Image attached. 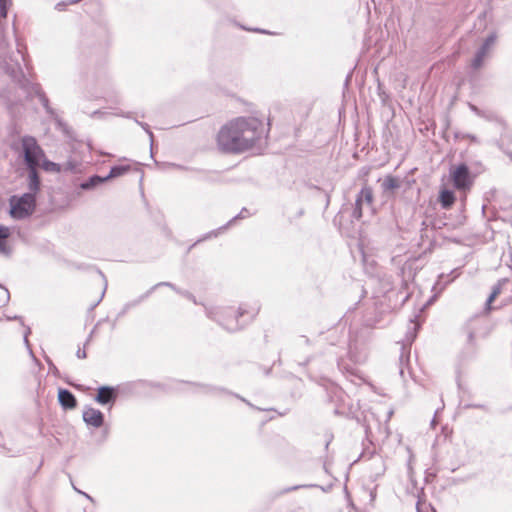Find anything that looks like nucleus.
I'll list each match as a JSON object with an SVG mask.
<instances>
[{"mask_svg":"<svg viewBox=\"0 0 512 512\" xmlns=\"http://www.w3.org/2000/svg\"><path fill=\"white\" fill-rule=\"evenodd\" d=\"M116 392L113 387L110 386H102L98 388V393L95 397V401L105 405L108 403H112L116 399Z\"/></svg>","mask_w":512,"mask_h":512,"instance_id":"obj_11","label":"nucleus"},{"mask_svg":"<svg viewBox=\"0 0 512 512\" xmlns=\"http://www.w3.org/2000/svg\"><path fill=\"white\" fill-rule=\"evenodd\" d=\"M136 123L140 125L149 135L150 139L153 140V133L150 131L149 126L146 123L136 120Z\"/></svg>","mask_w":512,"mask_h":512,"instance_id":"obj_26","label":"nucleus"},{"mask_svg":"<svg viewBox=\"0 0 512 512\" xmlns=\"http://www.w3.org/2000/svg\"><path fill=\"white\" fill-rule=\"evenodd\" d=\"M10 215L16 220H23L31 216L36 207V196L34 193H24L22 196H11Z\"/></svg>","mask_w":512,"mask_h":512,"instance_id":"obj_5","label":"nucleus"},{"mask_svg":"<svg viewBox=\"0 0 512 512\" xmlns=\"http://www.w3.org/2000/svg\"><path fill=\"white\" fill-rule=\"evenodd\" d=\"M5 71L10 75V77L18 82L21 87H23L29 95H35L39 98L41 104L43 105L46 112L50 115L54 114L53 109L49 105V100L45 93L43 92L41 86L36 83L29 82L23 74L22 68L17 60L14 63H8L6 59L4 60Z\"/></svg>","mask_w":512,"mask_h":512,"instance_id":"obj_2","label":"nucleus"},{"mask_svg":"<svg viewBox=\"0 0 512 512\" xmlns=\"http://www.w3.org/2000/svg\"><path fill=\"white\" fill-rule=\"evenodd\" d=\"M217 142L219 148L224 152L239 153L244 151L237 119L221 128Z\"/></svg>","mask_w":512,"mask_h":512,"instance_id":"obj_3","label":"nucleus"},{"mask_svg":"<svg viewBox=\"0 0 512 512\" xmlns=\"http://www.w3.org/2000/svg\"><path fill=\"white\" fill-rule=\"evenodd\" d=\"M159 286H167V287H170L171 289H173V290H174V291H176L177 293H179V294H181V295H183V296L187 297L188 299H191V300L195 301V300H194V297H193V295H192V294H190V293H189V292H187V291H182V290L178 289L174 284H172V283H170V282H160V283L156 284L155 286H153V287H152V288H151V289H150V290L145 294V296H144V297H148V296L151 294V292H152L155 288H157V287H159Z\"/></svg>","mask_w":512,"mask_h":512,"instance_id":"obj_16","label":"nucleus"},{"mask_svg":"<svg viewBox=\"0 0 512 512\" xmlns=\"http://www.w3.org/2000/svg\"><path fill=\"white\" fill-rule=\"evenodd\" d=\"M244 151L250 149L263 135L262 122L254 117L237 118Z\"/></svg>","mask_w":512,"mask_h":512,"instance_id":"obj_4","label":"nucleus"},{"mask_svg":"<svg viewBox=\"0 0 512 512\" xmlns=\"http://www.w3.org/2000/svg\"><path fill=\"white\" fill-rule=\"evenodd\" d=\"M436 421H435V418L432 420L431 424L432 425H435Z\"/></svg>","mask_w":512,"mask_h":512,"instance_id":"obj_40","label":"nucleus"},{"mask_svg":"<svg viewBox=\"0 0 512 512\" xmlns=\"http://www.w3.org/2000/svg\"><path fill=\"white\" fill-rule=\"evenodd\" d=\"M411 329H412V331H408V333L406 335V342L408 344H411L414 341L415 337H416L417 325L413 324Z\"/></svg>","mask_w":512,"mask_h":512,"instance_id":"obj_22","label":"nucleus"},{"mask_svg":"<svg viewBox=\"0 0 512 512\" xmlns=\"http://www.w3.org/2000/svg\"><path fill=\"white\" fill-rule=\"evenodd\" d=\"M30 332V330L28 329V331L26 332L25 336H24V340L26 342V344H28V339H27V334Z\"/></svg>","mask_w":512,"mask_h":512,"instance_id":"obj_34","label":"nucleus"},{"mask_svg":"<svg viewBox=\"0 0 512 512\" xmlns=\"http://www.w3.org/2000/svg\"><path fill=\"white\" fill-rule=\"evenodd\" d=\"M400 187V181L398 178L388 175L384 178L382 182L383 191H390Z\"/></svg>","mask_w":512,"mask_h":512,"instance_id":"obj_18","label":"nucleus"},{"mask_svg":"<svg viewBox=\"0 0 512 512\" xmlns=\"http://www.w3.org/2000/svg\"><path fill=\"white\" fill-rule=\"evenodd\" d=\"M409 354V348H407L405 344H402L401 354L399 356V374L402 378H404L405 367L408 365L409 362Z\"/></svg>","mask_w":512,"mask_h":512,"instance_id":"obj_13","label":"nucleus"},{"mask_svg":"<svg viewBox=\"0 0 512 512\" xmlns=\"http://www.w3.org/2000/svg\"><path fill=\"white\" fill-rule=\"evenodd\" d=\"M83 420L87 425L99 428L103 425L104 416L100 410L86 407L83 411Z\"/></svg>","mask_w":512,"mask_h":512,"instance_id":"obj_10","label":"nucleus"},{"mask_svg":"<svg viewBox=\"0 0 512 512\" xmlns=\"http://www.w3.org/2000/svg\"><path fill=\"white\" fill-rule=\"evenodd\" d=\"M297 488H298L297 486H294L293 488L287 489V491L294 490V489H297Z\"/></svg>","mask_w":512,"mask_h":512,"instance_id":"obj_37","label":"nucleus"},{"mask_svg":"<svg viewBox=\"0 0 512 512\" xmlns=\"http://www.w3.org/2000/svg\"><path fill=\"white\" fill-rule=\"evenodd\" d=\"M373 190L370 186L364 185L355 199V206L352 216L355 219H360L363 215L364 206L371 207L373 203Z\"/></svg>","mask_w":512,"mask_h":512,"instance_id":"obj_7","label":"nucleus"},{"mask_svg":"<svg viewBox=\"0 0 512 512\" xmlns=\"http://www.w3.org/2000/svg\"><path fill=\"white\" fill-rule=\"evenodd\" d=\"M125 117H127V118H131V114H130V113H128L127 115H125Z\"/></svg>","mask_w":512,"mask_h":512,"instance_id":"obj_39","label":"nucleus"},{"mask_svg":"<svg viewBox=\"0 0 512 512\" xmlns=\"http://www.w3.org/2000/svg\"><path fill=\"white\" fill-rule=\"evenodd\" d=\"M417 511H418V512H421V510H420V507H419V506H417Z\"/></svg>","mask_w":512,"mask_h":512,"instance_id":"obj_41","label":"nucleus"},{"mask_svg":"<svg viewBox=\"0 0 512 512\" xmlns=\"http://www.w3.org/2000/svg\"><path fill=\"white\" fill-rule=\"evenodd\" d=\"M79 493L83 494L86 498L91 499V497L88 494L81 492V491H79Z\"/></svg>","mask_w":512,"mask_h":512,"instance_id":"obj_36","label":"nucleus"},{"mask_svg":"<svg viewBox=\"0 0 512 512\" xmlns=\"http://www.w3.org/2000/svg\"><path fill=\"white\" fill-rule=\"evenodd\" d=\"M58 400H59V403L65 409H73L77 406V401H76L75 396L67 389H59Z\"/></svg>","mask_w":512,"mask_h":512,"instance_id":"obj_12","label":"nucleus"},{"mask_svg":"<svg viewBox=\"0 0 512 512\" xmlns=\"http://www.w3.org/2000/svg\"><path fill=\"white\" fill-rule=\"evenodd\" d=\"M470 109L475 113L477 114L478 116L480 117H484L486 119H492V116L491 115H488L486 114L484 111L480 110L478 107H476L475 105H472L470 104Z\"/></svg>","mask_w":512,"mask_h":512,"instance_id":"obj_23","label":"nucleus"},{"mask_svg":"<svg viewBox=\"0 0 512 512\" xmlns=\"http://www.w3.org/2000/svg\"><path fill=\"white\" fill-rule=\"evenodd\" d=\"M508 282H509V280L507 278H503V279L499 280L496 285L493 286L492 292L486 301V309L487 310L491 309L490 305H491L492 301L501 293L502 286L507 284Z\"/></svg>","mask_w":512,"mask_h":512,"instance_id":"obj_14","label":"nucleus"},{"mask_svg":"<svg viewBox=\"0 0 512 512\" xmlns=\"http://www.w3.org/2000/svg\"><path fill=\"white\" fill-rule=\"evenodd\" d=\"M246 313L250 315V318H253L258 313V309L255 308L249 312L243 307H239L236 317H226L228 314H232L231 309H223L216 312L209 311L208 316L218 321L228 331H236L240 328L237 318L244 316Z\"/></svg>","mask_w":512,"mask_h":512,"instance_id":"obj_6","label":"nucleus"},{"mask_svg":"<svg viewBox=\"0 0 512 512\" xmlns=\"http://www.w3.org/2000/svg\"><path fill=\"white\" fill-rule=\"evenodd\" d=\"M7 238H0V254L10 256L12 253L11 248L7 245Z\"/></svg>","mask_w":512,"mask_h":512,"instance_id":"obj_20","label":"nucleus"},{"mask_svg":"<svg viewBox=\"0 0 512 512\" xmlns=\"http://www.w3.org/2000/svg\"><path fill=\"white\" fill-rule=\"evenodd\" d=\"M246 213H248L247 209H242L241 212L235 216L234 218H232L227 225H229L232 221L236 220V219H239V218H245L246 217Z\"/></svg>","mask_w":512,"mask_h":512,"instance_id":"obj_28","label":"nucleus"},{"mask_svg":"<svg viewBox=\"0 0 512 512\" xmlns=\"http://www.w3.org/2000/svg\"><path fill=\"white\" fill-rule=\"evenodd\" d=\"M22 148L25 163L29 168V193H34L36 196V192L40 187L37 166L39 165L40 157L43 155V152L37 144L36 139L31 136H25L22 138Z\"/></svg>","mask_w":512,"mask_h":512,"instance_id":"obj_1","label":"nucleus"},{"mask_svg":"<svg viewBox=\"0 0 512 512\" xmlns=\"http://www.w3.org/2000/svg\"><path fill=\"white\" fill-rule=\"evenodd\" d=\"M46 169H52L55 171H59L58 165L53 162H47L46 163Z\"/></svg>","mask_w":512,"mask_h":512,"instance_id":"obj_30","label":"nucleus"},{"mask_svg":"<svg viewBox=\"0 0 512 512\" xmlns=\"http://www.w3.org/2000/svg\"><path fill=\"white\" fill-rule=\"evenodd\" d=\"M496 41V35L491 34L481 47L477 50L474 58L471 61V67L475 70L482 67L485 58L488 56L490 49Z\"/></svg>","mask_w":512,"mask_h":512,"instance_id":"obj_8","label":"nucleus"},{"mask_svg":"<svg viewBox=\"0 0 512 512\" xmlns=\"http://www.w3.org/2000/svg\"><path fill=\"white\" fill-rule=\"evenodd\" d=\"M51 369H52V371H55L56 367L54 365H51Z\"/></svg>","mask_w":512,"mask_h":512,"instance_id":"obj_38","label":"nucleus"},{"mask_svg":"<svg viewBox=\"0 0 512 512\" xmlns=\"http://www.w3.org/2000/svg\"><path fill=\"white\" fill-rule=\"evenodd\" d=\"M0 36H3V34H0Z\"/></svg>","mask_w":512,"mask_h":512,"instance_id":"obj_42","label":"nucleus"},{"mask_svg":"<svg viewBox=\"0 0 512 512\" xmlns=\"http://www.w3.org/2000/svg\"><path fill=\"white\" fill-rule=\"evenodd\" d=\"M468 341L469 343H473L474 341V333L472 331L468 332Z\"/></svg>","mask_w":512,"mask_h":512,"instance_id":"obj_32","label":"nucleus"},{"mask_svg":"<svg viewBox=\"0 0 512 512\" xmlns=\"http://www.w3.org/2000/svg\"><path fill=\"white\" fill-rule=\"evenodd\" d=\"M129 170H130V166H129V165H117V166H113V167L110 169V172H109V174L106 176V178H107V180H109V179H112V178H116V177L122 176V175H124L125 173H127Z\"/></svg>","mask_w":512,"mask_h":512,"instance_id":"obj_19","label":"nucleus"},{"mask_svg":"<svg viewBox=\"0 0 512 512\" xmlns=\"http://www.w3.org/2000/svg\"><path fill=\"white\" fill-rule=\"evenodd\" d=\"M16 42H17V46H20V45H19V39H18V38H16ZM17 55H20V56H21V58H22V60H23V61H25V57H24V55H23V53H22V51H21L20 47H18V48H17Z\"/></svg>","mask_w":512,"mask_h":512,"instance_id":"obj_31","label":"nucleus"},{"mask_svg":"<svg viewBox=\"0 0 512 512\" xmlns=\"http://www.w3.org/2000/svg\"><path fill=\"white\" fill-rule=\"evenodd\" d=\"M239 28L243 29V30H247L248 32H257V33H260V32H270L269 30L261 29V28H247L245 26H239Z\"/></svg>","mask_w":512,"mask_h":512,"instance_id":"obj_27","label":"nucleus"},{"mask_svg":"<svg viewBox=\"0 0 512 512\" xmlns=\"http://www.w3.org/2000/svg\"><path fill=\"white\" fill-rule=\"evenodd\" d=\"M92 335H93V331L90 333V335H89V337H88V339H87V341H86V344L91 340Z\"/></svg>","mask_w":512,"mask_h":512,"instance_id":"obj_35","label":"nucleus"},{"mask_svg":"<svg viewBox=\"0 0 512 512\" xmlns=\"http://www.w3.org/2000/svg\"><path fill=\"white\" fill-rule=\"evenodd\" d=\"M10 236V230L8 227L0 225V238H8Z\"/></svg>","mask_w":512,"mask_h":512,"instance_id":"obj_25","label":"nucleus"},{"mask_svg":"<svg viewBox=\"0 0 512 512\" xmlns=\"http://www.w3.org/2000/svg\"><path fill=\"white\" fill-rule=\"evenodd\" d=\"M107 181V178L106 176L105 177H100L98 175H94L92 177H90L87 181H84L80 184V187L84 190H89V189H92L94 187H96L97 185L103 183Z\"/></svg>","mask_w":512,"mask_h":512,"instance_id":"obj_17","label":"nucleus"},{"mask_svg":"<svg viewBox=\"0 0 512 512\" xmlns=\"http://www.w3.org/2000/svg\"><path fill=\"white\" fill-rule=\"evenodd\" d=\"M11 2L12 0H0V13L3 17H6Z\"/></svg>","mask_w":512,"mask_h":512,"instance_id":"obj_21","label":"nucleus"},{"mask_svg":"<svg viewBox=\"0 0 512 512\" xmlns=\"http://www.w3.org/2000/svg\"><path fill=\"white\" fill-rule=\"evenodd\" d=\"M76 356L80 359H85L87 357L85 349H78L76 352Z\"/></svg>","mask_w":512,"mask_h":512,"instance_id":"obj_29","label":"nucleus"},{"mask_svg":"<svg viewBox=\"0 0 512 512\" xmlns=\"http://www.w3.org/2000/svg\"><path fill=\"white\" fill-rule=\"evenodd\" d=\"M439 201L441 203L442 208L449 209L455 201L454 193L450 190L441 191Z\"/></svg>","mask_w":512,"mask_h":512,"instance_id":"obj_15","label":"nucleus"},{"mask_svg":"<svg viewBox=\"0 0 512 512\" xmlns=\"http://www.w3.org/2000/svg\"><path fill=\"white\" fill-rule=\"evenodd\" d=\"M454 186L458 189H467L471 185V177L465 164L457 166L452 172Z\"/></svg>","mask_w":512,"mask_h":512,"instance_id":"obj_9","label":"nucleus"},{"mask_svg":"<svg viewBox=\"0 0 512 512\" xmlns=\"http://www.w3.org/2000/svg\"><path fill=\"white\" fill-rule=\"evenodd\" d=\"M81 0H68L67 2H59L57 3L56 5V9H58L59 11L63 10L64 7L68 4H76L78 2H80Z\"/></svg>","mask_w":512,"mask_h":512,"instance_id":"obj_24","label":"nucleus"},{"mask_svg":"<svg viewBox=\"0 0 512 512\" xmlns=\"http://www.w3.org/2000/svg\"><path fill=\"white\" fill-rule=\"evenodd\" d=\"M466 137L471 139L472 141H476L477 140L476 136L471 135V134H468Z\"/></svg>","mask_w":512,"mask_h":512,"instance_id":"obj_33","label":"nucleus"}]
</instances>
